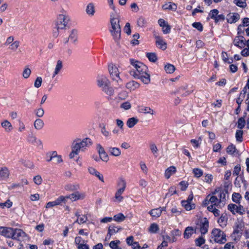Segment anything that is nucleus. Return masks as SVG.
<instances>
[{
  "label": "nucleus",
  "mask_w": 249,
  "mask_h": 249,
  "mask_svg": "<svg viewBox=\"0 0 249 249\" xmlns=\"http://www.w3.org/2000/svg\"><path fill=\"white\" fill-rule=\"evenodd\" d=\"M36 115L39 117H42L44 114V109L42 108H38L35 110Z\"/></svg>",
  "instance_id": "6e6d98bb"
},
{
  "label": "nucleus",
  "mask_w": 249,
  "mask_h": 249,
  "mask_svg": "<svg viewBox=\"0 0 249 249\" xmlns=\"http://www.w3.org/2000/svg\"><path fill=\"white\" fill-rule=\"evenodd\" d=\"M242 198L241 195L239 193H234L232 194V200L236 203H239L240 200Z\"/></svg>",
  "instance_id": "37998d69"
},
{
  "label": "nucleus",
  "mask_w": 249,
  "mask_h": 249,
  "mask_svg": "<svg viewBox=\"0 0 249 249\" xmlns=\"http://www.w3.org/2000/svg\"><path fill=\"white\" fill-rule=\"evenodd\" d=\"M0 234L7 238H15L14 237L15 232L13 229L11 228L0 227Z\"/></svg>",
  "instance_id": "1a4fd4ad"
},
{
  "label": "nucleus",
  "mask_w": 249,
  "mask_h": 249,
  "mask_svg": "<svg viewBox=\"0 0 249 249\" xmlns=\"http://www.w3.org/2000/svg\"><path fill=\"white\" fill-rule=\"evenodd\" d=\"M1 126L7 133L10 132L14 128L11 123L7 120H5L1 122Z\"/></svg>",
  "instance_id": "2eb2a0df"
},
{
  "label": "nucleus",
  "mask_w": 249,
  "mask_h": 249,
  "mask_svg": "<svg viewBox=\"0 0 249 249\" xmlns=\"http://www.w3.org/2000/svg\"><path fill=\"white\" fill-rule=\"evenodd\" d=\"M124 32L128 35H130L131 33L130 24L129 22H127L124 28Z\"/></svg>",
  "instance_id": "052dcab7"
},
{
  "label": "nucleus",
  "mask_w": 249,
  "mask_h": 249,
  "mask_svg": "<svg viewBox=\"0 0 249 249\" xmlns=\"http://www.w3.org/2000/svg\"><path fill=\"white\" fill-rule=\"evenodd\" d=\"M125 219V216L122 213L114 215L113 220L117 222H121Z\"/></svg>",
  "instance_id": "72a5a7b5"
},
{
  "label": "nucleus",
  "mask_w": 249,
  "mask_h": 249,
  "mask_svg": "<svg viewBox=\"0 0 249 249\" xmlns=\"http://www.w3.org/2000/svg\"><path fill=\"white\" fill-rule=\"evenodd\" d=\"M99 156L100 159L103 161L107 162L109 160L108 156L106 152L100 155Z\"/></svg>",
  "instance_id": "69168bd1"
},
{
  "label": "nucleus",
  "mask_w": 249,
  "mask_h": 249,
  "mask_svg": "<svg viewBox=\"0 0 249 249\" xmlns=\"http://www.w3.org/2000/svg\"><path fill=\"white\" fill-rule=\"evenodd\" d=\"M150 149L153 154L154 155L155 157H157V156L156 154H157L158 150L156 144L154 143L150 144Z\"/></svg>",
  "instance_id": "13d9d810"
},
{
  "label": "nucleus",
  "mask_w": 249,
  "mask_h": 249,
  "mask_svg": "<svg viewBox=\"0 0 249 249\" xmlns=\"http://www.w3.org/2000/svg\"><path fill=\"white\" fill-rule=\"evenodd\" d=\"M108 151L111 155L115 157H118L121 154L120 149L117 147H108Z\"/></svg>",
  "instance_id": "412c9836"
},
{
  "label": "nucleus",
  "mask_w": 249,
  "mask_h": 249,
  "mask_svg": "<svg viewBox=\"0 0 249 249\" xmlns=\"http://www.w3.org/2000/svg\"><path fill=\"white\" fill-rule=\"evenodd\" d=\"M27 142L31 144L34 145L37 147L40 148H43V143L42 141L36 138V135L33 132L29 133L27 137Z\"/></svg>",
  "instance_id": "423d86ee"
},
{
  "label": "nucleus",
  "mask_w": 249,
  "mask_h": 249,
  "mask_svg": "<svg viewBox=\"0 0 249 249\" xmlns=\"http://www.w3.org/2000/svg\"><path fill=\"white\" fill-rule=\"evenodd\" d=\"M234 3L241 7H245L247 5L245 0H234Z\"/></svg>",
  "instance_id": "4d7b16f0"
},
{
  "label": "nucleus",
  "mask_w": 249,
  "mask_h": 249,
  "mask_svg": "<svg viewBox=\"0 0 249 249\" xmlns=\"http://www.w3.org/2000/svg\"><path fill=\"white\" fill-rule=\"evenodd\" d=\"M240 16L237 13H230L227 16V21L228 23L232 24L236 22L239 19Z\"/></svg>",
  "instance_id": "f8f14e48"
},
{
  "label": "nucleus",
  "mask_w": 249,
  "mask_h": 249,
  "mask_svg": "<svg viewBox=\"0 0 249 249\" xmlns=\"http://www.w3.org/2000/svg\"><path fill=\"white\" fill-rule=\"evenodd\" d=\"M165 70L167 73H172L175 71V67L173 65L168 64L165 66Z\"/></svg>",
  "instance_id": "a19ab883"
},
{
  "label": "nucleus",
  "mask_w": 249,
  "mask_h": 249,
  "mask_svg": "<svg viewBox=\"0 0 249 249\" xmlns=\"http://www.w3.org/2000/svg\"><path fill=\"white\" fill-rule=\"evenodd\" d=\"M213 240L219 244H224L226 241V235L224 232L218 229H214L212 232Z\"/></svg>",
  "instance_id": "20e7f679"
},
{
  "label": "nucleus",
  "mask_w": 249,
  "mask_h": 249,
  "mask_svg": "<svg viewBox=\"0 0 249 249\" xmlns=\"http://www.w3.org/2000/svg\"><path fill=\"white\" fill-rule=\"evenodd\" d=\"M216 193L219 194L218 199L219 202L221 203L225 202L226 200V194L228 193V190L227 189L222 190L220 188H218L215 190L213 194H216Z\"/></svg>",
  "instance_id": "9b49d317"
},
{
  "label": "nucleus",
  "mask_w": 249,
  "mask_h": 249,
  "mask_svg": "<svg viewBox=\"0 0 249 249\" xmlns=\"http://www.w3.org/2000/svg\"><path fill=\"white\" fill-rule=\"evenodd\" d=\"M44 122L40 119H37L35 120L34 126L36 130H41L44 126Z\"/></svg>",
  "instance_id": "cd10ccee"
},
{
  "label": "nucleus",
  "mask_w": 249,
  "mask_h": 249,
  "mask_svg": "<svg viewBox=\"0 0 249 249\" xmlns=\"http://www.w3.org/2000/svg\"><path fill=\"white\" fill-rule=\"evenodd\" d=\"M149 213L150 215L155 218H158L161 215L160 208L153 209L149 211Z\"/></svg>",
  "instance_id": "c85d7f7f"
},
{
  "label": "nucleus",
  "mask_w": 249,
  "mask_h": 249,
  "mask_svg": "<svg viewBox=\"0 0 249 249\" xmlns=\"http://www.w3.org/2000/svg\"><path fill=\"white\" fill-rule=\"evenodd\" d=\"M181 205L182 206L186 209L187 211H190L191 210L194 209L195 208V204L191 203L188 202L187 201H185V200L181 201Z\"/></svg>",
  "instance_id": "a878e982"
},
{
  "label": "nucleus",
  "mask_w": 249,
  "mask_h": 249,
  "mask_svg": "<svg viewBox=\"0 0 249 249\" xmlns=\"http://www.w3.org/2000/svg\"><path fill=\"white\" fill-rule=\"evenodd\" d=\"M219 13V11L217 9L212 10L209 13V16L212 19H214L216 18V16Z\"/></svg>",
  "instance_id": "5fc2aeb1"
},
{
  "label": "nucleus",
  "mask_w": 249,
  "mask_h": 249,
  "mask_svg": "<svg viewBox=\"0 0 249 249\" xmlns=\"http://www.w3.org/2000/svg\"><path fill=\"white\" fill-rule=\"evenodd\" d=\"M72 144L79 152L80 150L84 151L86 147L92 144L91 140L88 138H85L81 141L80 139L74 140Z\"/></svg>",
  "instance_id": "7ed1b4c3"
},
{
  "label": "nucleus",
  "mask_w": 249,
  "mask_h": 249,
  "mask_svg": "<svg viewBox=\"0 0 249 249\" xmlns=\"http://www.w3.org/2000/svg\"><path fill=\"white\" fill-rule=\"evenodd\" d=\"M156 45L163 50H165L166 49V43L163 41V40L159 36H156Z\"/></svg>",
  "instance_id": "a211bd4d"
},
{
  "label": "nucleus",
  "mask_w": 249,
  "mask_h": 249,
  "mask_svg": "<svg viewBox=\"0 0 249 249\" xmlns=\"http://www.w3.org/2000/svg\"><path fill=\"white\" fill-rule=\"evenodd\" d=\"M42 79L41 77H37L35 82L34 86L36 88H39L41 86Z\"/></svg>",
  "instance_id": "e2e57ef3"
},
{
  "label": "nucleus",
  "mask_w": 249,
  "mask_h": 249,
  "mask_svg": "<svg viewBox=\"0 0 249 249\" xmlns=\"http://www.w3.org/2000/svg\"><path fill=\"white\" fill-rule=\"evenodd\" d=\"M208 227V221L205 219V220L203 222H202L200 226V231L202 234H205L207 232Z\"/></svg>",
  "instance_id": "393cba45"
},
{
  "label": "nucleus",
  "mask_w": 249,
  "mask_h": 249,
  "mask_svg": "<svg viewBox=\"0 0 249 249\" xmlns=\"http://www.w3.org/2000/svg\"><path fill=\"white\" fill-rule=\"evenodd\" d=\"M194 233V229L192 227H187L184 231L183 235L185 238H189Z\"/></svg>",
  "instance_id": "c756f323"
},
{
  "label": "nucleus",
  "mask_w": 249,
  "mask_h": 249,
  "mask_svg": "<svg viewBox=\"0 0 249 249\" xmlns=\"http://www.w3.org/2000/svg\"><path fill=\"white\" fill-rule=\"evenodd\" d=\"M31 73V70L28 67H26L23 71L22 76L25 79H27L29 77Z\"/></svg>",
  "instance_id": "603ef678"
},
{
  "label": "nucleus",
  "mask_w": 249,
  "mask_h": 249,
  "mask_svg": "<svg viewBox=\"0 0 249 249\" xmlns=\"http://www.w3.org/2000/svg\"><path fill=\"white\" fill-rule=\"evenodd\" d=\"M120 22V16L119 13H111L110 14L111 29L109 31L114 40L116 42H118L121 38V28Z\"/></svg>",
  "instance_id": "f257e3e1"
},
{
  "label": "nucleus",
  "mask_w": 249,
  "mask_h": 249,
  "mask_svg": "<svg viewBox=\"0 0 249 249\" xmlns=\"http://www.w3.org/2000/svg\"><path fill=\"white\" fill-rule=\"evenodd\" d=\"M121 229V228H118L117 227L114 226H109L108 230V234L111 236L112 234H114L119 231V230Z\"/></svg>",
  "instance_id": "e433bc0d"
},
{
  "label": "nucleus",
  "mask_w": 249,
  "mask_h": 249,
  "mask_svg": "<svg viewBox=\"0 0 249 249\" xmlns=\"http://www.w3.org/2000/svg\"><path fill=\"white\" fill-rule=\"evenodd\" d=\"M66 197L63 196H60L57 199L53 201L49 202L46 204V208H49L53 207L54 206L60 205L62 202H65Z\"/></svg>",
  "instance_id": "ddd939ff"
},
{
  "label": "nucleus",
  "mask_w": 249,
  "mask_h": 249,
  "mask_svg": "<svg viewBox=\"0 0 249 249\" xmlns=\"http://www.w3.org/2000/svg\"><path fill=\"white\" fill-rule=\"evenodd\" d=\"M97 84L98 86L102 89L109 84L107 78L104 75H99L97 77Z\"/></svg>",
  "instance_id": "9d476101"
},
{
  "label": "nucleus",
  "mask_w": 249,
  "mask_h": 249,
  "mask_svg": "<svg viewBox=\"0 0 249 249\" xmlns=\"http://www.w3.org/2000/svg\"><path fill=\"white\" fill-rule=\"evenodd\" d=\"M63 68V63L62 61L60 60H58L57 61L56 65L54 69V71L53 73L52 77L53 78L56 75H57Z\"/></svg>",
  "instance_id": "6ab92c4d"
},
{
  "label": "nucleus",
  "mask_w": 249,
  "mask_h": 249,
  "mask_svg": "<svg viewBox=\"0 0 249 249\" xmlns=\"http://www.w3.org/2000/svg\"><path fill=\"white\" fill-rule=\"evenodd\" d=\"M72 151L70 153L69 155V157L70 159H72L75 155H78L79 151L77 150V149H76L72 144L71 146Z\"/></svg>",
  "instance_id": "0e129e2a"
},
{
  "label": "nucleus",
  "mask_w": 249,
  "mask_h": 249,
  "mask_svg": "<svg viewBox=\"0 0 249 249\" xmlns=\"http://www.w3.org/2000/svg\"><path fill=\"white\" fill-rule=\"evenodd\" d=\"M137 25L140 27H143L146 24V21L144 18L142 16L140 17L137 20Z\"/></svg>",
  "instance_id": "4c0bfd02"
},
{
  "label": "nucleus",
  "mask_w": 249,
  "mask_h": 249,
  "mask_svg": "<svg viewBox=\"0 0 249 249\" xmlns=\"http://www.w3.org/2000/svg\"><path fill=\"white\" fill-rule=\"evenodd\" d=\"M17 240L20 242V247L18 249H21L23 247L24 244L29 241V237L22 230L17 229Z\"/></svg>",
  "instance_id": "39448f33"
},
{
  "label": "nucleus",
  "mask_w": 249,
  "mask_h": 249,
  "mask_svg": "<svg viewBox=\"0 0 249 249\" xmlns=\"http://www.w3.org/2000/svg\"><path fill=\"white\" fill-rule=\"evenodd\" d=\"M192 26L200 32H201L203 30V27L200 22H194L193 23Z\"/></svg>",
  "instance_id": "680f3d73"
},
{
  "label": "nucleus",
  "mask_w": 249,
  "mask_h": 249,
  "mask_svg": "<svg viewBox=\"0 0 249 249\" xmlns=\"http://www.w3.org/2000/svg\"><path fill=\"white\" fill-rule=\"evenodd\" d=\"M102 90L107 95L109 96L112 95L114 93L113 89L111 87H110L109 85L102 88Z\"/></svg>",
  "instance_id": "c9c22d12"
},
{
  "label": "nucleus",
  "mask_w": 249,
  "mask_h": 249,
  "mask_svg": "<svg viewBox=\"0 0 249 249\" xmlns=\"http://www.w3.org/2000/svg\"><path fill=\"white\" fill-rule=\"evenodd\" d=\"M69 21V18L68 16L63 14H60L56 21V28L57 29H64Z\"/></svg>",
  "instance_id": "0eeeda50"
},
{
  "label": "nucleus",
  "mask_w": 249,
  "mask_h": 249,
  "mask_svg": "<svg viewBox=\"0 0 249 249\" xmlns=\"http://www.w3.org/2000/svg\"><path fill=\"white\" fill-rule=\"evenodd\" d=\"M84 197L83 195H80L78 192H76L75 193L71 194L70 195L64 196L66 197V199L69 198L71 199L72 201H75L79 199H83Z\"/></svg>",
  "instance_id": "dca6fc26"
},
{
  "label": "nucleus",
  "mask_w": 249,
  "mask_h": 249,
  "mask_svg": "<svg viewBox=\"0 0 249 249\" xmlns=\"http://www.w3.org/2000/svg\"><path fill=\"white\" fill-rule=\"evenodd\" d=\"M134 38L133 40L131 41V43L134 45H138L139 44V41L138 39L140 37V35L138 33H136L133 36Z\"/></svg>",
  "instance_id": "774afa93"
},
{
  "label": "nucleus",
  "mask_w": 249,
  "mask_h": 249,
  "mask_svg": "<svg viewBox=\"0 0 249 249\" xmlns=\"http://www.w3.org/2000/svg\"><path fill=\"white\" fill-rule=\"evenodd\" d=\"M77 31L75 29L72 30L68 38V40H66V42H68L69 40H70L73 43L77 41Z\"/></svg>",
  "instance_id": "bb28decb"
},
{
  "label": "nucleus",
  "mask_w": 249,
  "mask_h": 249,
  "mask_svg": "<svg viewBox=\"0 0 249 249\" xmlns=\"http://www.w3.org/2000/svg\"><path fill=\"white\" fill-rule=\"evenodd\" d=\"M210 196V197L209 198V201L212 204H213L214 205H217V204L220 203L218 199V197L217 196Z\"/></svg>",
  "instance_id": "864d4df0"
},
{
  "label": "nucleus",
  "mask_w": 249,
  "mask_h": 249,
  "mask_svg": "<svg viewBox=\"0 0 249 249\" xmlns=\"http://www.w3.org/2000/svg\"><path fill=\"white\" fill-rule=\"evenodd\" d=\"M118 186L119 187V188H124L125 189L126 183L125 181V180L123 178H120L118 183H117Z\"/></svg>",
  "instance_id": "3c124183"
},
{
  "label": "nucleus",
  "mask_w": 249,
  "mask_h": 249,
  "mask_svg": "<svg viewBox=\"0 0 249 249\" xmlns=\"http://www.w3.org/2000/svg\"><path fill=\"white\" fill-rule=\"evenodd\" d=\"M226 151L228 154L231 155H233L235 153L238 152L235 146L232 144L227 147Z\"/></svg>",
  "instance_id": "f704fd0d"
},
{
  "label": "nucleus",
  "mask_w": 249,
  "mask_h": 249,
  "mask_svg": "<svg viewBox=\"0 0 249 249\" xmlns=\"http://www.w3.org/2000/svg\"><path fill=\"white\" fill-rule=\"evenodd\" d=\"M14 40V36H9L7 38L6 42H5L4 44L5 45H8L9 44H10L11 43H12V44L9 46V48L10 49H14V48L15 47V43L16 42H13Z\"/></svg>",
  "instance_id": "473e14b6"
},
{
  "label": "nucleus",
  "mask_w": 249,
  "mask_h": 249,
  "mask_svg": "<svg viewBox=\"0 0 249 249\" xmlns=\"http://www.w3.org/2000/svg\"><path fill=\"white\" fill-rule=\"evenodd\" d=\"M162 8L164 10H169L175 11L177 9V6L174 2H168L162 6Z\"/></svg>",
  "instance_id": "f3484780"
},
{
  "label": "nucleus",
  "mask_w": 249,
  "mask_h": 249,
  "mask_svg": "<svg viewBox=\"0 0 249 249\" xmlns=\"http://www.w3.org/2000/svg\"><path fill=\"white\" fill-rule=\"evenodd\" d=\"M9 172L8 169L5 167L1 168L0 169V178L2 179H5L8 177Z\"/></svg>",
  "instance_id": "7c9ffc66"
},
{
  "label": "nucleus",
  "mask_w": 249,
  "mask_h": 249,
  "mask_svg": "<svg viewBox=\"0 0 249 249\" xmlns=\"http://www.w3.org/2000/svg\"><path fill=\"white\" fill-rule=\"evenodd\" d=\"M120 243V241H112L109 243V247L112 249H121V248L118 247V244Z\"/></svg>",
  "instance_id": "49530a36"
},
{
  "label": "nucleus",
  "mask_w": 249,
  "mask_h": 249,
  "mask_svg": "<svg viewBox=\"0 0 249 249\" xmlns=\"http://www.w3.org/2000/svg\"><path fill=\"white\" fill-rule=\"evenodd\" d=\"M141 67L136 71L132 70L129 71L131 75L135 78L140 79L145 84H148L150 81V76L147 73V68L143 64H139Z\"/></svg>",
  "instance_id": "f03ea898"
},
{
  "label": "nucleus",
  "mask_w": 249,
  "mask_h": 249,
  "mask_svg": "<svg viewBox=\"0 0 249 249\" xmlns=\"http://www.w3.org/2000/svg\"><path fill=\"white\" fill-rule=\"evenodd\" d=\"M245 124L246 122L244 117H241L238 120L237 127L241 129L244 127Z\"/></svg>",
  "instance_id": "c03bdc74"
},
{
  "label": "nucleus",
  "mask_w": 249,
  "mask_h": 249,
  "mask_svg": "<svg viewBox=\"0 0 249 249\" xmlns=\"http://www.w3.org/2000/svg\"><path fill=\"white\" fill-rule=\"evenodd\" d=\"M149 60L152 62H155L157 60V57L154 53H147L146 54Z\"/></svg>",
  "instance_id": "58836bf2"
},
{
  "label": "nucleus",
  "mask_w": 249,
  "mask_h": 249,
  "mask_svg": "<svg viewBox=\"0 0 249 249\" xmlns=\"http://www.w3.org/2000/svg\"><path fill=\"white\" fill-rule=\"evenodd\" d=\"M228 217L226 214H222L218 220V223L222 227L227 225Z\"/></svg>",
  "instance_id": "b1692460"
},
{
  "label": "nucleus",
  "mask_w": 249,
  "mask_h": 249,
  "mask_svg": "<svg viewBox=\"0 0 249 249\" xmlns=\"http://www.w3.org/2000/svg\"><path fill=\"white\" fill-rule=\"evenodd\" d=\"M140 86V84L134 81H130L126 84V88L130 90H134L138 89Z\"/></svg>",
  "instance_id": "aec40b11"
},
{
  "label": "nucleus",
  "mask_w": 249,
  "mask_h": 249,
  "mask_svg": "<svg viewBox=\"0 0 249 249\" xmlns=\"http://www.w3.org/2000/svg\"><path fill=\"white\" fill-rule=\"evenodd\" d=\"M148 230L150 232L156 233L159 230V226L156 223L151 224Z\"/></svg>",
  "instance_id": "79ce46f5"
},
{
  "label": "nucleus",
  "mask_w": 249,
  "mask_h": 249,
  "mask_svg": "<svg viewBox=\"0 0 249 249\" xmlns=\"http://www.w3.org/2000/svg\"><path fill=\"white\" fill-rule=\"evenodd\" d=\"M243 131L241 130H236L235 138L237 141L242 142L243 141Z\"/></svg>",
  "instance_id": "ea45409f"
},
{
  "label": "nucleus",
  "mask_w": 249,
  "mask_h": 249,
  "mask_svg": "<svg viewBox=\"0 0 249 249\" xmlns=\"http://www.w3.org/2000/svg\"><path fill=\"white\" fill-rule=\"evenodd\" d=\"M130 61L131 64L135 69V70L134 71H136L137 70H138V69H140V68H141L140 67H141V66L139 64H142V63H141L139 61L135 60L132 59H130Z\"/></svg>",
  "instance_id": "8fccbe9b"
},
{
  "label": "nucleus",
  "mask_w": 249,
  "mask_h": 249,
  "mask_svg": "<svg viewBox=\"0 0 249 249\" xmlns=\"http://www.w3.org/2000/svg\"><path fill=\"white\" fill-rule=\"evenodd\" d=\"M139 122V120L135 117L129 118L126 122L127 126L131 128L134 127Z\"/></svg>",
  "instance_id": "5701e85b"
},
{
  "label": "nucleus",
  "mask_w": 249,
  "mask_h": 249,
  "mask_svg": "<svg viewBox=\"0 0 249 249\" xmlns=\"http://www.w3.org/2000/svg\"><path fill=\"white\" fill-rule=\"evenodd\" d=\"M176 172V168L174 166L168 167L165 171V177L166 178H170L171 176Z\"/></svg>",
  "instance_id": "4be33fe9"
},
{
  "label": "nucleus",
  "mask_w": 249,
  "mask_h": 249,
  "mask_svg": "<svg viewBox=\"0 0 249 249\" xmlns=\"http://www.w3.org/2000/svg\"><path fill=\"white\" fill-rule=\"evenodd\" d=\"M237 207L238 206L234 204H230L228 206V210L234 214L236 213V211H237Z\"/></svg>",
  "instance_id": "09e8293b"
},
{
  "label": "nucleus",
  "mask_w": 249,
  "mask_h": 249,
  "mask_svg": "<svg viewBox=\"0 0 249 249\" xmlns=\"http://www.w3.org/2000/svg\"><path fill=\"white\" fill-rule=\"evenodd\" d=\"M233 44L235 46L243 48L245 46L244 37L242 36H236L233 40Z\"/></svg>",
  "instance_id": "4468645a"
},
{
  "label": "nucleus",
  "mask_w": 249,
  "mask_h": 249,
  "mask_svg": "<svg viewBox=\"0 0 249 249\" xmlns=\"http://www.w3.org/2000/svg\"><path fill=\"white\" fill-rule=\"evenodd\" d=\"M86 12L88 15L93 16L95 13L94 6L93 3H89L86 8Z\"/></svg>",
  "instance_id": "2f4dec72"
},
{
  "label": "nucleus",
  "mask_w": 249,
  "mask_h": 249,
  "mask_svg": "<svg viewBox=\"0 0 249 249\" xmlns=\"http://www.w3.org/2000/svg\"><path fill=\"white\" fill-rule=\"evenodd\" d=\"M193 172L195 177L198 178L203 175V171L199 168H195L193 170Z\"/></svg>",
  "instance_id": "de8ad7c7"
},
{
  "label": "nucleus",
  "mask_w": 249,
  "mask_h": 249,
  "mask_svg": "<svg viewBox=\"0 0 249 249\" xmlns=\"http://www.w3.org/2000/svg\"><path fill=\"white\" fill-rule=\"evenodd\" d=\"M205 243V239L202 237H200L196 239V244L197 246L200 247Z\"/></svg>",
  "instance_id": "338daca9"
},
{
  "label": "nucleus",
  "mask_w": 249,
  "mask_h": 249,
  "mask_svg": "<svg viewBox=\"0 0 249 249\" xmlns=\"http://www.w3.org/2000/svg\"><path fill=\"white\" fill-rule=\"evenodd\" d=\"M141 112L145 114L149 113L151 115L154 114V110L149 107H144L141 109Z\"/></svg>",
  "instance_id": "a18cd8bd"
},
{
  "label": "nucleus",
  "mask_w": 249,
  "mask_h": 249,
  "mask_svg": "<svg viewBox=\"0 0 249 249\" xmlns=\"http://www.w3.org/2000/svg\"><path fill=\"white\" fill-rule=\"evenodd\" d=\"M108 71L113 80L116 81L118 83H122V80L119 77V72L118 68L112 64L108 65Z\"/></svg>",
  "instance_id": "6e6552de"
},
{
  "label": "nucleus",
  "mask_w": 249,
  "mask_h": 249,
  "mask_svg": "<svg viewBox=\"0 0 249 249\" xmlns=\"http://www.w3.org/2000/svg\"><path fill=\"white\" fill-rule=\"evenodd\" d=\"M12 205V202H11L10 200H7L4 203H0V207L4 208V207H7L8 208L11 207Z\"/></svg>",
  "instance_id": "bf43d9fd"
}]
</instances>
